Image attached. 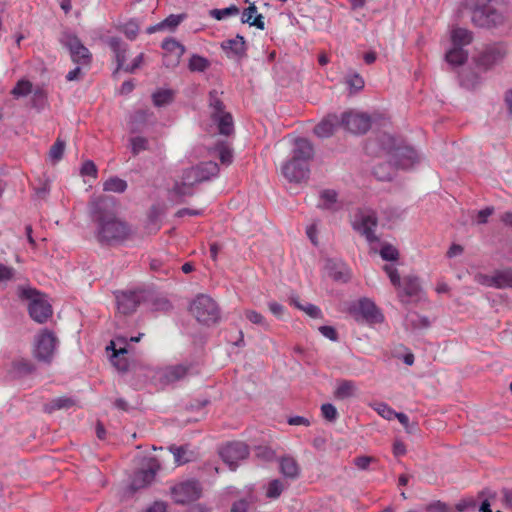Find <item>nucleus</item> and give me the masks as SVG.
<instances>
[{
  "label": "nucleus",
  "instance_id": "f257e3e1",
  "mask_svg": "<svg viewBox=\"0 0 512 512\" xmlns=\"http://www.w3.org/2000/svg\"><path fill=\"white\" fill-rule=\"evenodd\" d=\"M115 199L110 196L93 198L89 204L92 220L96 223L95 237L102 245H112L125 240L129 235L128 225L113 212Z\"/></svg>",
  "mask_w": 512,
  "mask_h": 512
},
{
  "label": "nucleus",
  "instance_id": "f03ea898",
  "mask_svg": "<svg viewBox=\"0 0 512 512\" xmlns=\"http://www.w3.org/2000/svg\"><path fill=\"white\" fill-rule=\"evenodd\" d=\"M190 312L198 322L204 325H212L220 319L217 303L208 295H198L190 304Z\"/></svg>",
  "mask_w": 512,
  "mask_h": 512
},
{
  "label": "nucleus",
  "instance_id": "7ed1b4c3",
  "mask_svg": "<svg viewBox=\"0 0 512 512\" xmlns=\"http://www.w3.org/2000/svg\"><path fill=\"white\" fill-rule=\"evenodd\" d=\"M209 107L211 109V117L217 124L219 133L229 136L234 131L233 117L229 112L225 111V106L217 91L213 90L209 93Z\"/></svg>",
  "mask_w": 512,
  "mask_h": 512
},
{
  "label": "nucleus",
  "instance_id": "20e7f679",
  "mask_svg": "<svg viewBox=\"0 0 512 512\" xmlns=\"http://www.w3.org/2000/svg\"><path fill=\"white\" fill-rule=\"evenodd\" d=\"M57 338L52 331L47 329L41 330L35 337L33 345V355L41 362L51 363L56 346Z\"/></svg>",
  "mask_w": 512,
  "mask_h": 512
},
{
  "label": "nucleus",
  "instance_id": "39448f33",
  "mask_svg": "<svg viewBox=\"0 0 512 512\" xmlns=\"http://www.w3.org/2000/svg\"><path fill=\"white\" fill-rule=\"evenodd\" d=\"M377 224L376 213L369 208L358 209L352 220L353 228L365 236L368 242L377 241L378 238L375 235Z\"/></svg>",
  "mask_w": 512,
  "mask_h": 512
},
{
  "label": "nucleus",
  "instance_id": "423d86ee",
  "mask_svg": "<svg viewBox=\"0 0 512 512\" xmlns=\"http://www.w3.org/2000/svg\"><path fill=\"white\" fill-rule=\"evenodd\" d=\"M387 138L392 144L387 149V155L390 162H392L395 167L408 169L418 161L417 152L413 148L407 146H396L392 137Z\"/></svg>",
  "mask_w": 512,
  "mask_h": 512
},
{
  "label": "nucleus",
  "instance_id": "0eeeda50",
  "mask_svg": "<svg viewBox=\"0 0 512 512\" xmlns=\"http://www.w3.org/2000/svg\"><path fill=\"white\" fill-rule=\"evenodd\" d=\"M202 488L198 481L186 480L171 487V496L178 504H187L199 499Z\"/></svg>",
  "mask_w": 512,
  "mask_h": 512
},
{
  "label": "nucleus",
  "instance_id": "6e6552de",
  "mask_svg": "<svg viewBox=\"0 0 512 512\" xmlns=\"http://www.w3.org/2000/svg\"><path fill=\"white\" fill-rule=\"evenodd\" d=\"M160 467L161 464L157 458H147L143 468L134 474L130 489L135 492L151 484Z\"/></svg>",
  "mask_w": 512,
  "mask_h": 512
},
{
  "label": "nucleus",
  "instance_id": "1a4fd4ad",
  "mask_svg": "<svg viewBox=\"0 0 512 512\" xmlns=\"http://www.w3.org/2000/svg\"><path fill=\"white\" fill-rule=\"evenodd\" d=\"M219 454L229 468L235 470L238 466V462L248 457L249 448L241 441H233L223 445Z\"/></svg>",
  "mask_w": 512,
  "mask_h": 512
},
{
  "label": "nucleus",
  "instance_id": "9d476101",
  "mask_svg": "<svg viewBox=\"0 0 512 512\" xmlns=\"http://www.w3.org/2000/svg\"><path fill=\"white\" fill-rule=\"evenodd\" d=\"M341 126L353 134H364L371 127V118L366 113L348 111L340 117Z\"/></svg>",
  "mask_w": 512,
  "mask_h": 512
},
{
  "label": "nucleus",
  "instance_id": "9b49d317",
  "mask_svg": "<svg viewBox=\"0 0 512 512\" xmlns=\"http://www.w3.org/2000/svg\"><path fill=\"white\" fill-rule=\"evenodd\" d=\"M284 177L290 182L301 183L309 178V165L293 158L282 167Z\"/></svg>",
  "mask_w": 512,
  "mask_h": 512
},
{
  "label": "nucleus",
  "instance_id": "f8f14e48",
  "mask_svg": "<svg viewBox=\"0 0 512 512\" xmlns=\"http://www.w3.org/2000/svg\"><path fill=\"white\" fill-rule=\"evenodd\" d=\"M66 45L70 51L71 60L74 63L89 67L92 55L88 48H86L77 37H69Z\"/></svg>",
  "mask_w": 512,
  "mask_h": 512
},
{
  "label": "nucleus",
  "instance_id": "ddd939ff",
  "mask_svg": "<svg viewBox=\"0 0 512 512\" xmlns=\"http://www.w3.org/2000/svg\"><path fill=\"white\" fill-rule=\"evenodd\" d=\"M200 182H202V178L199 169L197 166L190 167L183 171L180 182L175 183L174 191L178 195H191L192 187Z\"/></svg>",
  "mask_w": 512,
  "mask_h": 512
},
{
  "label": "nucleus",
  "instance_id": "4468645a",
  "mask_svg": "<svg viewBox=\"0 0 512 512\" xmlns=\"http://www.w3.org/2000/svg\"><path fill=\"white\" fill-rule=\"evenodd\" d=\"M116 300L118 311L121 314L128 315L136 310L143 300V295L140 291L121 292L116 296Z\"/></svg>",
  "mask_w": 512,
  "mask_h": 512
},
{
  "label": "nucleus",
  "instance_id": "2eb2a0df",
  "mask_svg": "<svg viewBox=\"0 0 512 512\" xmlns=\"http://www.w3.org/2000/svg\"><path fill=\"white\" fill-rule=\"evenodd\" d=\"M29 314L38 323H44L52 315L51 305L44 299L35 297L29 304Z\"/></svg>",
  "mask_w": 512,
  "mask_h": 512
},
{
  "label": "nucleus",
  "instance_id": "dca6fc26",
  "mask_svg": "<svg viewBox=\"0 0 512 512\" xmlns=\"http://www.w3.org/2000/svg\"><path fill=\"white\" fill-rule=\"evenodd\" d=\"M505 56V51L501 46L487 47L478 57L477 64L484 69H489L500 62Z\"/></svg>",
  "mask_w": 512,
  "mask_h": 512
},
{
  "label": "nucleus",
  "instance_id": "f3484780",
  "mask_svg": "<svg viewBox=\"0 0 512 512\" xmlns=\"http://www.w3.org/2000/svg\"><path fill=\"white\" fill-rule=\"evenodd\" d=\"M279 469L281 474L290 480H296L301 475L300 464L292 455H284L279 458Z\"/></svg>",
  "mask_w": 512,
  "mask_h": 512
},
{
  "label": "nucleus",
  "instance_id": "a211bd4d",
  "mask_svg": "<svg viewBox=\"0 0 512 512\" xmlns=\"http://www.w3.org/2000/svg\"><path fill=\"white\" fill-rule=\"evenodd\" d=\"M189 371V366L182 364L171 365L159 372V379L164 384H172L183 379Z\"/></svg>",
  "mask_w": 512,
  "mask_h": 512
},
{
  "label": "nucleus",
  "instance_id": "6ab92c4d",
  "mask_svg": "<svg viewBox=\"0 0 512 512\" xmlns=\"http://www.w3.org/2000/svg\"><path fill=\"white\" fill-rule=\"evenodd\" d=\"M314 148L312 143L306 138H298L295 140L292 158L304 162L309 165V161L313 158Z\"/></svg>",
  "mask_w": 512,
  "mask_h": 512
},
{
  "label": "nucleus",
  "instance_id": "aec40b11",
  "mask_svg": "<svg viewBox=\"0 0 512 512\" xmlns=\"http://www.w3.org/2000/svg\"><path fill=\"white\" fill-rule=\"evenodd\" d=\"M339 125H341L340 118L336 114H331L315 126L314 133L320 138H328L334 134Z\"/></svg>",
  "mask_w": 512,
  "mask_h": 512
},
{
  "label": "nucleus",
  "instance_id": "412c9836",
  "mask_svg": "<svg viewBox=\"0 0 512 512\" xmlns=\"http://www.w3.org/2000/svg\"><path fill=\"white\" fill-rule=\"evenodd\" d=\"M241 21L242 23H248L250 26H255L260 30L265 29L264 16L257 14V8L254 4H251L243 11Z\"/></svg>",
  "mask_w": 512,
  "mask_h": 512
},
{
  "label": "nucleus",
  "instance_id": "4be33fe9",
  "mask_svg": "<svg viewBox=\"0 0 512 512\" xmlns=\"http://www.w3.org/2000/svg\"><path fill=\"white\" fill-rule=\"evenodd\" d=\"M34 369V364L29 359L17 358L11 363L9 372L13 377H22L32 373Z\"/></svg>",
  "mask_w": 512,
  "mask_h": 512
},
{
  "label": "nucleus",
  "instance_id": "5701e85b",
  "mask_svg": "<svg viewBox=\"0 0 512 512\" xmlns=\"http://www.w3.org/2000/svg\"><path fill=\"white\" fill-rule=\"evenodd\" d=\"M318 206L322 209L336 211L339 209L338 194L333 189H325L320 193V202Z\"/></svg>",
  "mask_w": 512,
  "mask_h": 512
},
{
  "label": "nucleus",
  "instance_id": "b1692460",
  "mask_svg": "<svg viewBox=\"0 0 512 512\" xmlns=\"http://www.w3.org/2000/svg\"><path fill=\"white\" fill-rule=\"evenodd\" d=\"M359 313L370 322L378 321L380 313L376 307V305L369 299H362L358 304Z\"/></svg>",
  "mask_w": 512,
  "mask_h": 512
},
{
  "label": "nucleus",
  "instance_id": "393cba45",
  "mask_svg": "<svg viewBox=\"0 0 512 512\" xmlns=\"http://www.w3.org/2000/svg\"><path fill=\"white\" fill-rule=\"evenodd\" d=\"M420 283L417 277L407 276L401 280V288L397 289L399 294H404L408 297L417 296L420 292Z\"/></svg>",
  "mask_w": 512,
  "mask_h": 512
},
{
  "label": "nucleus",
  "instance_id": "a878e982",
  "mask_svg": "<svg viewBox=\"0 0 512 512\" xmlns=\"http://www.w3.org/2000/svg\"><path fill=\"white\" fill-rule=\"evenodd\" d=\"M473 40L472 32L461 27H456L451 31V41L454 46L464 47L469 45Z\"/></svg>",
  "mask_w": 512,
  "mask_h": 512
},
{
  "label": "nucleus",
  "instance_id": "bb28decb",
  "mask_svg": "<svg viewBox=\"0 0 512 512\" xmlns=\"http://www.w3.org/2000/svg\"><path fill=\"white\" fill-rule=\"evenodd\" d=\"M225 51H230L236 56H242L246 51V42L243 36L237 35L233 39L226 40L222 43Z\"/></svg>",
  "mask_w": 512,
  "mask_h": 512
},
{
  "label": "nucleus",
  "instance_id": "cd10ccee",
  "mask_svg": "<svg viewBox=\"0 0 512 512\" xmlns=\"http://www.w3.org/2000/svg\"><path fill=\"white\" fill-rule=\"evenodd\" d=\"M109 45L115 53L118 69L125 71L126 62V48L119 38L112 37L109 40Z\"/></svg>",
  "mask_w": 512,
  "mask_h": 512
},
{
  "label": "nucleus",
  "instance_id": "c85d7f7f",
  "mask_svg": "<svg viewBox=\"0 0 512 512\" xmlns=\"http://www.w3.org/2000/svg\"><path fill=\"white\" fill-rule=\"evenodd\" d=\"M75 405V401L72 398L62 396L57 397L49 401L44 405V411L47 413H53L56 410L69 409Z\"/></svg>",
  "mask_w": 512,
  "mask_h": 512
},
{
  "label": "nucleus",
  "instance_id": "c756f323",
  "mask_svg": "<svg viewBox=\"0 0 512 512\" xmlns=\"http://www.w3.org/2000/svg\"><path fill=\"white\" fill-rule=\"evenodd\" d=\"M490 285H493L496 288L501 289L512 287V270L504 269L501 271H497L492 276Z\"/></svg>",
  "mask_w": 512,
  "mask_h": 512
},
{
  "label": "nucleus",
  "instance_id": "7c9ffc66",
  "mask_svg": "<svg viewBox=\"0 0 512 512\" xmlns=\"http://www.w3.org/2000/svg\"><path fill=\"white\" fill-rule=\"evenodd\" d=\"M445 58L449 64L460 66L467 61L468 53L462 47L453 45V48L446 52Z\"/></svg>",
  "mask_w": 512,
  "mask_h": 512
},
{
  "label": "nucleus",
  "instance_id": "2f4dec72",
  "mask_svg": "<svg viewBox=\"0 0 512 512\" xmlns=\"http://www.w3.org/2000/svg\"><path fill=\"white\" fill-rule=\"evenodd\" d=\"M356 390L355 383L351 380H341L338 382L334 391V396L337 399L344 400L354 395Z\"/></svg>",
  "mask_w": 512,
  "mask_h": 512
},
{
  "label": "nucleus",
  "instance_id": "473e14b6",
  "mask_svg": "<svg viewBox=\"0 0 512 512\" xmlns=\"http://www.w3.org/2000/svg\"><path fill=\"white\" fill-rule=\"evenodd\" d=\"M406 326L413 330H421L429 327L430 322L427 317L421 316L416 312H410L407 314Z\"/></svg>",
  "mask_w": 512,
  "mask_h": 512
},
{
  "label": "nucleus",
  "instance_id": "72a5a7b5",
  "mask_svg": "<svg viewBox=\"0 0 512 512\" xmlns=\"http://www.w3.org/2000/svg\"><path fill=\"white\" fill-rule=\"evenodd\" d=\"M182 21V16L180 15H170L169 17H167L164 21H162L161 23L157 24V25H152L150 27L147 28V33L148 34H152V33H155L159 30H162L166 27H169L171 29L177 27Z\"/></svg>",
  "mask_w": 512,
  "mask_h": 512
},
{
  "label": "nucleus",
  "instance_id": "f704fd0d",
  "mask_svg": "<svg viewBox=\"0 0 512 512\" xmlns=\"http://www.w3.org/2000/svg\"><path fill=\"white\" fill-rule=\"evenodd\" d=\"M287 486V483L281 479H274L270 481L267 485L266 497L270 499H277Z\"/></svg>",
  "mask_w": 512,
  "mask_h": 512
},
{
  "label": "nucleus",
  "instance_id": "c9c22d12",
  "mask_svg": "<svg viewBox=\"0 0 512 512\" xmlns=\"http://www.w3.org/2000/svg\"><path fill=\"white\" fill-rule=\"evenodd\" d=\"M202 181H206L219 173V167L216 162L206 161L197 165Z\"/></svg>",
  "mask_w": 512,
  "mask_h": 512
},
{
  "label": "nucleus",
  "instance_id": "e433bc0d",
  "mask_svg": "<svg viewBox=\"0 0 512 512\" xmlns=\"http://www.w3.org/2000/svg\"><path fill=\"white\" fill-rule=\"evenodd\" d=\"M210 67V61L200 55L193 54L189 59L188 68L192 72H204Z\"/></svg>",
  "mask_w": 512,
  "mask_h": 512
},
{
  "label": "nucleus",
  "instance_id": "4c0bfd02",
  "mask_svg": "<svg viewBox=\"0 0 512 512\" xmlns=\"http://www.w3.org/2000/svg\"><path fill=\"white\" fill-rule=\"evenodd\" d=\"M126 189H127V182L118 177H110L103 183L104 191L123 193Z\"/></svg>",
  "mask_w": 512,
  "mask_h": 512
},
{
  "label": "nucleus",
  "instance_id": "58836bf2",
  "mask_svg": "<svg viewBox=\"0 0 512 512\" xmlns=\"http://www.w3.org/2000/svg\"><path fill=\"white\" fill-rule=\"evenodd\" d=\"M393 164L389 163L378 164L373 169L375 177L381 181H389L393 178Z\"/></svg>",
  "mask_w": 512,
  "mask_h": 512
},
{
  "label": "nucleus",
  "instance_id": "ea45409f",
  "mask_svg": "<svg viewBox=\"0 0 512 512\" xmlns=\"http://www.w3.org/2000/svg\"><path fill=\"white\" fill-rule=\"evenodd\" d=\"M162 48L168 52L175 53L177 62L185 53V47L175 39L164 40Z\"/></svg>",
  "mask_w": 512,
  "mask_h": 512
},
{
  "label": "nucleus",
  "instance_id": "a19ab883",
  "mask_svg": "<svg viewBox=\"0 0 512 512\" xmlns=\"http://www.w3.org/2000/svg\"><path fill=\"white\" fill-rule=\"evenodd\" d=\"M244 315L251 323L260 325L266 331L270 330L269 323L261 313L255 310L247 309L244 311Z\"/></svg>",
  "mask_w": 512,
  "mask_h": 512
},
{
  "label": "nucleus",
  "instance_id": "79ce46f5",
  "mask_svg": "<svg viewBox=\"0 0 512 512\" xmlns=\"http://www.w3.org/2000/svg\"><path fill=\"white\" fill-rule=\"evenodd\" d=\"M31 92H32V83L26 79L19 80L16 83L15 87L11 90V94L16 98L27 96Z\"/></svg>",
  "mask_w": 512,
  "mask_h": 512
},
{
  "label": "nucleus",
  "instance_id": "37998d69",
  "mask_svg": "<svg viewBox=\"0 0 512 512\" xmlns=\"http://www.w3.org/2000/svg\"><path fill=\"white\" fill-rule=\"evenodd\" d=\"M152 100L155 106L161 107L173 100V93L170 90H158L153 93Z\"/></svg>",
  "mask_w": 512,
  "mask_h": 512
},
{
  "label": "nucleus",
  "instance_id": "c03bdc74",
  "mask_svg": "<svg viewBox=\"0 0 512 512\" xmlns=\"http://www.w3.org/2000/svg\"><path fill=\"white\" fill-rule=\"evenodd\" d=\"M170 451L174 457V463L179 466L185 464L190 461V455H188V451L185 447L180 446H171Z\"/></svg>",
  "mask_w": 512,
  "mask_h": 512
},
{
  "label": "nucleus",
  "instance_id": "a18cd8bd",
  "mask_svg": "<svg viewBox=\"0 0 512 512\" xmlns=\"http://www.w3.org/2000/svg\"><path fill=\"white\" fill-rule=\"evenodd\" d=\"M373 409L384 419L392 420L396 415V411L384 402L374 403Z\"/></svg>",
  "mask_w": 512,
  "mask_h": 512
},
{
  "label": "nucleus",
  "instance_id": "49530a36",
  "mask_svg": "<svg viewBox=\"0 0 512 512\" xmlns=\"http://www.w3.org/2000/svg\"><path fill=\"white\" fill-rule=\"evenodd\" d=\"M238 13H239V9L235 5H231L230 7L223 8V9H213L210 11L211 16L217 20H223V19L227 18L228 16H235Z\"/></svg>",
  "mask_w": 512,
  "mask_h": 512
},
{
  "label": "nucleus",
  "instance_id": "de8ad7c7",
  "mask_svg": "<svg viewBox=\"0 0 512 512\" xmlns=\"http://www.w3.org/2000/svg\"><path fill=\"white\" fill-rule=\"evenodd\" d=\"M291 303L294 304L298 309L304 311L307 315H309L312 318H321L322 317V311L321 309L313 304H307L305 306L301 305L297 300L292 299Z\"/></svg>",
  "mask_w": 512,
  "mask_h": 512
},
{
  "label": "nucleus",
  "instance_id": "09e8293b",
  "mask_svg": "<svg viewBox=\"0 0 512 512\" xmlns=\"http://www.w3.org/2000/svg\"><path fill=\"white\" fill-rule=\"evenodd\" d=\"M383 270L386 272L392 285L396 289H400L401 288V278H400L397 268L393 264H386V265H384Z\"/></svg>",
  "mask_w": 512,
  "mask_h": 512
},
{
  "label": "nucleus",
  "instance_id": "8fccbe9b",
  "mask_svg": "<svg viewBox=\"0 0 512 512\" xmlns=\"http://www.w3.org/2000/svg\"><path fill=\"white\" fill-rule=\"evenodd\" d=\"M345 83L355 92L362 90L365 85L364 79L357 73L347 76Z\"/></svg>",
  "mask_w": 512,
  "mask_h": 512
},
{
  "label": "nucleus",
  "instance_id": "3c124183",
  "mask_svg": "<svg viewBox=\"0 0 512 512\" xmlns=\"http://www.w3.org/2000/svg\"><path fill=\"white\" fill-rule=\"evenodd\" d=\"M380 256L386 261H396L399 258V252L393 245L385 244L380 250Z\"/></svg>",
  "mask_w": 512,
  "mask_h": 512
},
{
  "label": "nucleus",
  "instance_id": "603ef678",
  "mask_svg": "<svg viewBox=\"0 0 512 512\" xmlns=\"http://www.w3.org/2000/svg\"><path fill=\"white\" fill-rule=\"evenodd\" d=\"M148 140L145 137L137 136L131 139V149L134 155L148 150Z\"/></svg>",
  "mask_w": 512,
  "mask_h": 512
},
{
  "label": "nucleus",
  "instance_id": "864d4df0",
  "mask_svg": "<svg viewBox=\"0 0 512 512\" xmlns=\"http://www.w3.org/2000/svg\"><path fill=\"white\" fill-rule=\"evenodd\" d=\"M65 142L59 138L54 142L49 151V156L55 161H59L64 153Z\"/></svg>",
  "mask_w": 512,
  "mask_h": 512
},
{
  "label": "nucleus",
  "instance_id": "5fc2aeb1",
  "mask_svg": "<svg viewBox=\"0 0 512 512\" xmlns=\"http://www.w3.org/2000/svg\"><path fill=\"white\" fill-rule=\"evenodd\" d=\"M321 414H322L323 418H325L326 420H328L330 422L335 421L338 417V412H337L336 407L330 403L322 404Z\"/></svg>",
  "mask_w": 512,
  "mask_h": 512
},
{
  "label": "nucleus",
  "instance_id": "6e6d98bb",
  "mask_svg": "<svg viewBox=\"0 0 512 512\" xmlns=\"http://www.w3.org/2000/svg\"><path fill=\"white\" fill-rule=\"evenodd\" d=\"M218 157H219L220 162L223 165H230L232 163V160H233L232 151L227 146H221L218 149Z\"/></svg>",
  "mask_w": 512,
  "mask_h": 512
},
{
  "label": "nucleus",
  "instance_id": "4d7b16f0",
  "mask_svg": "<svg viewBox=\"0 0 512 512\" xmlns=\"http://www.w3.org/2000/svg\"><path fill=\"white\" fill-rule=\"evenodd\" d=\"M139 31V27L137 23L134 21H129L123 26V32L129 38L130 40H133L136 38Z\"/></svg>",
  "mask_w": 512,
  "mask_h": 512
},
{
  "label": "nucleus",
  "instance_id": "13d9d810",
  "mask_svg": "<svg viewBox=\"0 0 512 512\" xmlns=\"http://www.w3.org/2000/svg\"><path fill=\"white\" fill-rule=\"evenodd\" d=\"M81 174L92 176L93 178L97 177V167L95 163L91 160H87L83 163L81 167Z\"/></svg>",
  "mask_w": 512,
  "mask_h": 512
},
{
  "label": "nucleus",
  "instance_id": "bf43d9fd",
  "mask_svg": "<svg viewBox=\"0 0 512 512\" xmlns=\"http://www.w3.org/2000/svg\"><path fill=\"white\" fill-rule=\"evenodd\" d=\"M15 270L12 267L0 263V283L13 279Z\"/></svg>",
  "mask_w": 512,
  "mask_h": 512
},
{
  "label": "nucleus",
  "instance_id": "052dcab7",
  "mask_svg": "<svg viewBox=\"0 0 512 512\" xmlns=\"http://www.w3.org/2000/svg\"><path fill=\"white\" fill-rule=\"evenodd\" d=\"M494 213L493 207H486L477 213L476 222L477 224H485L488 222V218Z\"/></svg>",
  "mask_w": 512,
  "mask_h": 512
},
{
  "label": "nucleus",
  "instance_id": "680f3d73",
  "mask_svg": "<svg viewBox=\"0 0 512 512\" xmlns=\"http://www.w3.org/2000/svg\"><path fill=\"white\" fill-rule=\"evenodd\" d=\"M374 461L373 457L370 456H360L354 459V464L361 470H366L370 463Z\"/></svg>",
  "mask_w": 512,
  "mask_h": 512
},
{
  "label": "nucleus",
  "instance_id": "e2e57ef3",
  "mask_svg": "<svg viewBox=\"0 0 512 512\" xmlns=\"http://www.w3.org/2000/svg\"><path fill=\"white\" fill-rule=\"evenodd\" d=\"M270 312L276 316L277 318H283L285 314V307L277 302H270L269 305Z\"/></svg>",
  "mask_w": 512,
  "mask_h": 512
},
{
  "label": "nucleus",
  "instance_id": "0e129e2a",
  "mask_svg": "<svg viewBox=\"0 0 512 512\" xmlns=\"http://www.w3.org/2000/svg\"><path fill=\"white\" fill-rule=\"evenodd\" d=\"M427 512H449L447 505L441 501H435L426 508Z\"/></svg>",
  "mask_w": 512,
  "mask_h": 512
},
{
  "label": "nucleus",
  "instance_id": "69168bd1",
  "mask_svg": "<svg viewBox=\"0 0 512 512\" xmlns=\"http://www.w3.org/2000/svg\"><path fill=\"white\" fill-rule=\"evenodd\" d=\"M319 331L324 337L332 341L337 340V332L332 326H321Z\"/></svg>",
  "mask_w": 512,
  "mask_h": 512
},
{
  "label": "nucleus",
  "instance_id": "338daca9",
  "mask_svg": "<svg viewBox=\"0 0 512 512\" xmlns=\"http://www.w3.org/2000/svg\"><path fill=\"white\" fill-rule=\"evenodd\" d=\"M502 503L506 508L512 509V489L505 488L501 491Z\"/></svg>",
  "mask_w": 512,
  "mask_h": 512
},
{
  "label": "nucleus",
  "instance_id": "774afa93",
  "mask_svg": "<svg viewBox=\"0 0 512 512\" xmlns=\"http://www.w3.org/2000/svg\"><path fill=\"white\" fill-rule=\"evenodd\" d=\"M249 503L246 500L236 501L231 508V512H248Z\"/></svg>",
  "mask_w": 512,
  "mask_h": 512
}]
</instances>
